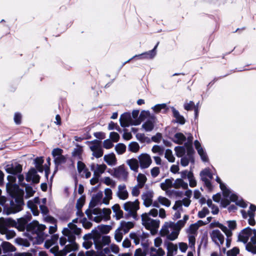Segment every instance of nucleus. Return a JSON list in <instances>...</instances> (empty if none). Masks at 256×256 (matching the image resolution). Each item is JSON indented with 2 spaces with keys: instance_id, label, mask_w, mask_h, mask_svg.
I'll return each mask as SVG.
<instances>
[{
  "instance_id": "obj_1",
  "label": "nucleus",
  "mask_w": 256,
  "mask_h": 256,
  "mask_svg": "<svg viewBox=\"0 0 256 256\" xmlns=\"http://www.w3.org/2000/svg\"><path fill=\"white\" fill-rule=\"evenodd\" d=\"M78 222V219L75 218L68 224V228H65L62 230L63 234L68 238L70 242L66 245L62 250H59L58 246L52 248L50 251L54 254V256H65L67 253L72 251H75L78 249V246L76 242V236H78L81 232V229L78 228L74 223Z\"/></svg>"
},
{
  "instance_id": "obj_2",
  "label": "nucleus",
  "mask_w": 256,
  "mask_h": 256,
  "mask_svg": "<svg viewBox=\"0 0 256 256\" xmlns=\"http://www.w3.org/2000/svg\"><path fill=\"white\" fill-rule=\"evenodd\" d=\"M188 218L189 216L186 214L182 220H179L176 223L166 222L160 230L161 236H166L168 239L171 240H176L178 236L180 230L185 226Z\"/></svg>"
},
{
  "instance_id": "obj_3",
  "label": "nucleus",
  "mask_w": 256,
  "mask_h": 256,
  "mask_svg": "<svg viewBox=\"0 0 256 256\" xmlns=\"http://www.w3.org/2000/svg\"><path fill=\"white\" fill-rule=\"evenodd\" d=\"M250 238L251 241L246 245V249L248 251L255 254H256V230L246 228L244 229L238 236V240L244 243L247 242Z\"/></svg>"
},
{
  "instance_id": "obj_4",
  "label": "nucleus",
  "mask_w": 256,
  "mask_h": 256,
  "mask_svg": "<svg viewBox=\"0 0 256 256\" xmlns=\"http://www.w3.org/2000/svg\"><path fill=\"white\" fill-rule=\"evenodd\" d=\"M216 180L220 184V186L222 191L223 195L226 198V206L230 204V201L228 199L229 198L230 201L235 202L238 206L242 208H246L247 206V204L243 200H239L236 195L231 194V192L227 188L225 184L222 182L220 178L218 176H216Z\"/></svg>"
},
{
  "instance_id": "obj_5",
  "label": "nucleus",
  "mask_w": 256,
  "mask_h": 256,
  "mask_svg": "<svg viewBox=\"0 0 256 256\" xmlns=\"http://www.w3.org/2000/svg\"><path fill=\"white\" fill-rule=\"evenodd\" d=\"M149 114L148 112H142L138 120H133L130 113L126 112L121 115L120 121L122 127H128L130 125H138L144 120V117Z\"/></svg>"
},
{
  "instance_id": "obj_6",
  "label": "nucleus",
  "mask_w": 256,
  "mask_h": 256,
  "mask_svg": "<svg viewBox=\"0 0 256 256\" xmlns=\"http://www.w3.org/2000/svg\"><path fill=\"white\" fill-rule=\"evenodd\" d=\"M89 218L96 222H100L103 219L108 220L110 219L111 210L110 208H104L102 210L96 208L92 210L90 214L86 212Z\"/></svg>"
},
{
  "instance_id": "obj_7",
  "label": "nucleus",
  "mask_w": 256,
  "mask_h": 256,
  "mask_svg": "<svg viewBox=\"0 0 256 256\" xmlns=\"http://www.w3.org/2000/svg\"><path fill=\"white\" fill-rule=\"evenodd\" d=\"M44 224H40L38 222L33 220V244H40L42 243L46 236L44 230L46 228Z\"/></svg>"
},
{
  "instance_id": "obj_8",
  "label": "nucleus",
  "mask_w": 256,
  "mask_h": 256,
  "mask_svg": "<svg viewBox=\"0 0 256 256\" xmlns=\"http://www.w3.org/2000/svg\"><path fill=\"white\" fill-rule=\"evenodd\" d=\"M5 170L8 174H11L7 176L8 182L12 184H16V176L20 174L22 171V166L18 162H13L7 164L4 167Z\"/></svg>"
},
{
  "instance_id": "obj_9",
  "label": "nucleus",
  "mask_w": 256,
  "mask_h": 256,
  "mask_svg": "<svg viewBox=\"0 0 256 256\" xmlns=\"http://www.w3.org/2000/svg\"><path fill=\"white\" fill-rule=\"evenodd\" d=\"M142 224L143 226L150 231L152 235L155 234L160 226V220L152 219L147 213L142 215Z\"/></svg>"
},
{
  "instance_id": "obj_10",
  "label": "nucleus",
  "mask_w": 256,
  "mask_h": 256,
  "mask_svg": "<svg viewBox=\"0 0 256 256\" xmlns=\"http://www.w3.org/2000/svg\"><path fill=\"white\" fill-rule=\"evenodd\" d=\"M31 218L30 214L28 212L24 216L18 218L16 228L20 232L26 230L27 232L32 233V222H30Z\"/></svg>"
},
{
  "instance_id": "obj_11",
  "label": "nucleus",
  "mask_w": 256,
  "mask_h": 256,
  "mask_svg": "<svg viewBox=\"0 0 256 256\" xmlns=\"http://www.w3.org/2000/svg\"><path fill=\"white\" fill-rule=\"evenodd\" d=\"M200 225L198 224H192L186 230L188 238L189 246L194 251L196 236L198 234V230Z\"/></svg>"
},
{
  "instance_id": "obj_12",
  "label": "nucleus",
  "mask_w": 256,
  "mask_h": 256,
  "mask_svg": "<svg viewBox=\"0 0 256 256\" xmlns=\"http://www.w3.org/2000/svg\"><path fill=\"white\" fill-rule=\"evenodd\" d=\"M46 198H44L40 200L38 198H35L33 199V214L37 216L38 214L37 204L39 205V207L43 214H46L48 212V209L45 206L46 202Z\"/></svg>"
},
{
  "instance_id": "obj_13",
  "label": "nucleus",
  "mask_w": 256,
  "mask_h": 256,
  "mask_svg": "<svg viewBox=\"0 0 256 256\" xmlns=\"http://www.w3.org/2000/svg\"><path fill=\"white\" fill-rule=\"evenodd\" d=\"M139 204V202L137 200L134 202H128L124 204V209L128 212L130 216L136 218V212L140 208Z\"/></svg>"
},
{
  "instance_id": "obj_14",
  "label": "nucleus",
  "mask_w": 256,
  "mask_h": 256,
  "mask_svg": "<svg viewBox=\"0 0 256 256\" xmlns=\"http://www.w3.org/2000/svg\"><path fill=\"white\" fill-rule=\"evenodd\" d=\"M88 142L90 150L92 152L94 156L96 158H100L102 156L104 152L100 141L94 140Z\"/></svg>"
},
{
  "instance_id": "obj_15",
  "label": "nucleus",
  "mask_w": 256,
  "mask_h": 256,
  "mask_svg": "<svg viewBox=\"0 0 256 256\" xmlns=\"http://www.w3.org/2000/svg\"><path fill=\"white\" fill-rule=\"evenodd\" d=\"M16 176L18 180V184L22 188H20L23 190L24 192L23 198H24L27 199L32 196V186L23 182L24 179V176L22 174H18Z\"/></svg>"
},
{
  "instance_id": "obj_16",
  "label": "nucleus",
  "mask_w": 256,
  "mask_h": 256,
  "mask_svg": "<svg viewBox=\"0 0 256 256\" xmlns=\"http://www.w3.org/2000/svg\"><path fill=\"white\" fill-rule=\"evenodd\" d=\"M201 180L204 182L206 188L210 190L212 189V185L210 180L212 178V174L210 172L209 168H206L200 172Z\"/></svg>"
},
{
  "instance_id": "obj_17",
  "label": "nucleus",
  "mask_w": 256,
  "mask_h": 256,
  "mask_svg": "<svg viewBox=\"0 0 256 256\" xmlns=\"http://www.w3.org/2000/svg\"><path fill=\"white\" fill-rule=\"evenodd\" d=\"M63 150L60 148H54L52 154L54 158V162L56 166L64 164L66 162V158L62 155Z\"/></svg>"
},
{
  "instance_id": "obj_18",
  "label": "nucleus",
  "mask_w": 256,
  "mask_h": 256,
  "mask_svg": "<svg viewBox=\"0 0 256 256\" xmlns=\"http://www.w3.org/2000/svg\"><path fill=\"white\" fill-rule=\"evenodd\" d=\"M113 176L120 180L126 181L128 172L124 166L122 165L114 169Z\"/></svg>"
},
{
  "instance_id": "obj_19",
  "label": "nucleus",
  "mask_w": 256,
  "mask_h": 256,
  "mask_svg": "<svg viewBox=\"0 0 256 256\" xmlns=\"http://www.w3.org/2000/svg\"><path fill=\"white\" fill-rule=\"evenodd\" d=\"M140 166L141 168L145 169L148 168L152 163V160L150 156L146 153L142 154L138 158Z\"/></svg>"
},
{
  "instance_id": "obj_20",
  "label": "nucleus",
  "mask_w": 256,
  "mask_h": 256,
  "mask_svg": "<svg viewBox=\"0 0 256 256\" xmlns=\"http://www.w3.org/2000/svg\"><path fill=\"white\" fill-rule=\"evenodd\" d=\"M147 118L146 121L142 124V128L146 132L152 131L154 128V124L156 123V118L154 116H150V114L144 117V120Z\"/></svg>"
},
{
  "instance_id": "obj_21",
  "label": "nucleus",
  "mask_w": 256,
  "mask_h": 256,
  "mask_svg": "<svg viewBox=\"0 0 256 256\" xmlns=\"http://www.w3.org/2000/svg\"><path fill=\"white\" fill-rule=\"evenodd\" d=\"M16 222L10 218H0V231L2 230L8 229L10 227H16Z\"/></svg>"
},
{
  "instance_id": "obj_22",
  "label": "nucleus",
  "mask_w": 256,
  "mask_h": 256,
  "mask_svg": "<svg viewBox=\"0 0 256 256\" xmlns=\"http://www.w3.org/2000/svg\"><path fill=\"white\" fill-rule=\"evenodd\" d=\"M210 236L212 241L217 245L220 246L224 242V236L218 230H214L210 232Z\"/></svg>"
},
{
  "instance_id": "obj_23",
  "label": "nucleus",
  "mask_w": 256,
  "mask_h": 256,
  "mask_svg": "<svg viewBox=\"0 0 256 256\" xmlns=\"http://www.w3.org/2000/svg\"><path fill=\"white\" fill-rule=\"evenodd\" d=\"M107 168L105 164H96L92 163L90 165V169L94 172V175H97L99 176L105 172Z\"/></svg>"
},
{
  "instance_id": "obj_24",
  "label": "nucleus",
  "mask_w": 256,
  "mask_h": 256,
  "mask_svg": "<svg viewBox=\"0 0 256 256\" xmlns=\"http://www.w3.org/2000/svg\"><path fill=\"white\" fill-rule=\"evenodd\" d=\"M159 42H158L156 46H154V48L151 50L148 51L147 52L142 53L138 55H136L134 56L132 58L128 60V62H130L131 60H132L134 58H138L140 59L142 58H154L155 56L156 55V48L158 47V45Z\"/></svg>"
},
{
  "instance_id": "obj_25",
  "label": "nucleus",
  "mask_w": 256,
  "mask_h": 256,
  "mask_svg": "<svg viewBox=\"0 0 256 256\" xmlns=\"http://www.w3.org/2000/svg\"><path fill=\"white\" fill-rule=\"evenodd\" d=\"M116 196L122 200H126L128 197V192L126 190V186L122 184L118 186Z\"/></svg>"
},
{
  "instance_id": "obj_26",
  "label": "nucleus",
  "mask_w": 256,
  "mask_h": 256,
  "mask_svg": "<svg viewBox=\"0 0 256 256\" xmlns=\"http://www.w3.org/2000/svg\"><path fill=\"white\" fill-rule=\"evenodd\" d=\"M111 242L110 236H103L101 239L95 241V246L97 250H100L104 246L108 245Z\"/></svg>"
},
{
  "instance_id": "obj_27",
  "label": "nucleus",
  "mask_w": 256,
  "mask_h": 256,
  "mask_svg": "<svg viewBox=\"0 0 256 256\" xmlns=\"http://www.w3.org/2000/svg\"><path fill=\"white\" fill-rule=\"evenodd\" d=\"M194 144L198 154L201 157L202 160L204 162L208 161V158L206 154L202 148L200 142L198 140H196L194 141Z\"/></svg>"
},
{
  "instance_id": "obj_28",
  "label": "nucleus",
  "mask_w": 256,
  "mask_h": 256,
  "mask_svg": "<svg viewBox=\"0 0 256 256\" xmlns=\"http://www.w3.org/2000/svg\"><path fill=\"white\" fill-rule=\"evenodd\" d=\"M104 160L108 166H116L117 164V160L114 153L104 155Z\"/></svg>"
},
{
  "instance_id": "obj_29",
  "label": "nucleus",
  "mask_w": 256,
  "mask_h": 256,
  "mask_svg": "<svg viewBox=\"0 0 256 256\" xmlns=\"http://www.w3.org/2000/svg\"><path fill=\"white\" fill-rule=\"evenodd\" d=\"M126 163L130 166L131 170L134 172H138L140 166L138 160L132 158L127 160Z\"/></svg>"
},
{
  "instance_id": "obj_30",
  "label": "nucleus",
  "mask_w": 256,
  "mask_h": 256,
  "mask_svg": "<svg viewBox=\"0 0 256 256\" xmlns=\"http://www.w3.org/2000/svg\"><path fill=\"white\" fill-rule=\"evenodd\" d=\"M134 224L132 222L122 221L118 228L123 232V234H126L129 232L130 229L134 227Z\"/></svg>"
},
{
  "instance_id": "obj_31",
  "label": "nucleus",
  "mask_w": 256,
  "mask_h": 256,
  "mask_svg": "<svg viewBox=\"0 0 256 256\" xmlns=\"http://www.w3.org/2000/svg\"><path fill=\"white\" fill-rule=\"evenodd\" d=\"M0 246L2 248L3 252L6 254L9 252H13L16 250V248L10 242H3Z\"/></svg>"
},
{
  "instance_id": "obj_32",
  "label": "nucleus",
  "mask_w": 256,
  "mask_h": 256,
  "mask_svg": "<svg viewBox=\"0 0 256 256\" xmlns=\"http://www.w3.org/2000/svg\"><path fill=\"white\" fill-rule=\"evenodd\" d=\"M174 188H182L184 190L188 188V184L185 182L182 178H177L173 182Z\"/></svg>"
},
{
  "instance_id": "obj_33",
  "label": "nucleus",
  "mask_w": 256,
  "mask_h": 256,
  "mask_svg": "<svg viewBox=\"0 0 256 256\" xmlns=\"http://www.w3.org/2000/svg\"><path fill=\"white\" fill-rule=\"evenodd\" d=\"M130 238L134 240V242L136 244H140V241H142L144 238V234L140 232L136 233H132L130 234Z\"/></svg>"
},
{
  "instance_id": "obj_34",
  "label": "nucleus",
  "mask_w": 256,
  "mask_h": 256,
  "mask_svg": "<svg viewBox=\"0 0 256 256\" xmlns=\"http://www.w3.org/2000/svg\"><path fill=\"white\" fill-rule=\"evenodd\" d=\"M211 227H218L220 228L228 237L232 235V232L226 226L219 223L218 222H212L210 224Z\"/></svg>"
},
{
  "instance_id": "obj_35",
  "label": "nucleus",
  "mask_w": 256,
  "mask_h": 256,
  "mask_svg": "<svg viewBox=\"0 0 256 256\" xmlns=\"http://www.w3.org/2000/svg\"><path fill=\"white\" fill-rule=\"evenodd\" d=\"M256 210V206L254 204H251L250 210L248 211V215L249 216L248 222L251 226H254L256 224L254 220V212Z\"/></svg>"
},
{
  "instance_id": "obj_36",
  "label": "nucleus",
  "mask_w": 256,
  "mask_h": 256,
  "mask_svg": "<svg viewBox=\"0 0 256 256\" xmlns=\"http://www.w3.org/2000/svg\"><path fill=\"white\" fill-rule=\"evenodd\" d=\"M102 192L98 193L94 196L92 198L90 202V205L94 206L101 204H102Z\"/></svg>"
},
{
  "instance_id": "obj_37",
  "label": "nucleus",
  "mask_w": 256,
  "mask_h": 256,
  "mask_svg": "<svg viewBox=\"0 0 256 256\" xmlns=\"http://www.w3.org/2000/svg\"><path fill=\"white\" fill-rule=\"evenodd\" d=\"M161 188L166 191V194H168L167 190L169 188H174L173 180L169 178L166 179L164 182L160 184Z\"/></svg>"
},
{
  "instance_id": "obj_38",
  "label": "nucleus",
  "mask_w": 256,
  "mask_h": 256,
  "mask_svg": "<svg viewBox=\"0 0 256 256\" xmlns=\"http://www.w3.org/2000/svg\"><path fill=\"white\" fill-rule=\"evenodd\" d=\"M136 180L138 182L137 186L140 188H142L144 186L147 180V178L145 174L139 173L136 176Z\"/></svg>"
},
{
  "instance_id": "obj_39",
  "label": "nucleus",
  "mask_w": 256,
  "mask_h": 256,
  "mask_svg": "<svg viewBox=\"0 0 256 256\" xmlns=\"http://www.w3.org/2000/svg\"><path fill=\"white\" fill-rule=\"evenodd\" d=\"M186 140V136L182 133H176L174 138L173 141L178 144H182Z\"/></svg>"
},
{
  "instance_id": "obj_40",
  "label": "nucleus",
  "mask_w": 256,
  "mask_h": 256,
  "mask_svg": "<svg viewBox=\"0 0 256 256\" xmlns=\"http://www.w3.org/2000/svg\"><path fill=\"white\" fill-rule=\"evenodd\" d=\"M192 195V191L190 190H188V188L184 192V196H186L185 198L182 199V200L184 202V206L186 207H188L191 202V200H190V198Z\"/></svg>"
},
{
  "instance_id": "obj_41",
  "label": "nucleus",
  "mask_w": 256,
  "mask_h": 256,
  "mask_svg": "<svg viewBox=\"0 0 256 256\" xmlns=\"http://www.w3.org/2000/svg\"><path fill=\"white\" fill-rule=\"evenodd\" d=\"M112 209L115 213L116 220H120L123 216V212L120 210V206L118 204H114Z\"/></svg>"
},
{
  "instance_id": "obj_42",
  "label": "nucleus",
  "mask_w": 256,
  "mask_h": 256,
  "mask_svg": "<svg viewBox=\"0 0 256 256\" xmlns=\"http://www.w3.org/2000/svg\"><path fill=\"white\" fill-rule=\"evenodd\" d=\"M44 159L42 157L37 158L34 160L36 168L40 172H42L44 168L42 164L44 163Z\"/></svg>"
},
{
  "instance_id": "obj_43",
  "label": "nucleus",
  "mask_w": 256,
  "mask_h": 256,
  "mask_svg": "<svg viewBox=\"0 0 256 256\" xmlns=\"http://www.w3.org/2000/svg\"><path fill=\"white\" fill-rule=\"evenodd\" d=\"M184 108L187 110H191L194 108L196 116H197L198 112V105L195 106L193 102L190 101L188 103L184 104Z\"/></svg>"
},
{
  "instance_id": "obj_44",
  "label": "nucleus",
  "mask_w": 256,
  "mask_h": 256,
  "mask_svg": "<svg viewBox=\"0 0 256 256\" xmlns=\"http://www.w3.org/2000/svg\"><path fill=\"white\" fill-rule=\"evenodd\" d=\"M172 112L174 116L176 118V122L180 124H184L185 122V120L184 118L180 115L179 112L175 108H172Z\"/></svg>"
},
{
  "instance_id": "obj_45",
  "label": "nucleus",
  "mask_w": 256,
  "mask_h": 256,
  "mask_svg": "<svg viewBox=\"0 0 256 256\" xmlns=\"http://www.w3.org/2000/svg\"><path fill=\"white\" fill-rule=\"evenodd\" d=\"M150 251V256H163L165 254L164 251L162 248L156 250L154 248H152Z\"/></svg>"
},
{
  "instance_id": "obj_46",
  "label": "nucleus",
  "mask_w": 256,
  "mask_h": 256,
  "mask_svg": "<svg viewBox=\"0 0 256 256\" xmlns=\"http://www.w3.org/2000/svg\"><path fill=\"white\" fill-rule=\"evenodd\" d=\"M158 202L162 206L169 207L170 206V201L166 197L159 196L158 198Z\"/></svg>"
},
{
  "instance_id": "obj_47",
  "label": "nucleus",
  "mask_w": 256,
  "mask_h": 256,
  "mask_svg": "<svg viewBox=\"0 0 256 256\" xmlns=\"http://www.w3.org/2000/svg\"><path fill=\"white\" fill-rule=\"evenodd\" d=\"M140 146L136 142H131L128 146V150L132 152H137L140 150Z\"/></svg>"
},
{
  "instance_id": "obj_48",
  "label": "nucleus",
  "mask_w": 256,
  "mask_h": 256,
  "mask_svg": "<svg viewBox=\"0 0 256 256\" xmlns=\"http://www.w3.org/2000/svg\"><path fill=\"white\" fill-rule=\"evenodd\" d=\"M182 206H184V202L182 200H176L174 206H172V209L174 210H178V212H180V213L183 212V208Z\"/></svg>"
},
{
  "instance_id": "obj_49",
  "label": "nucleus",
  "mask_w": 256,
  "mask_h": 256,
  "mask_svg": "<svg viewBox=\"0 0 256 256\" xmlns=\"http://www.w3.org/2000/svg\"><path fill=\"white\" fill-rule=\"evenodd\" d=\"M2 233L4 234L7 240H9L16 236V232L14 230L6 229L2 230Z\"/></svg>"
},
{
  "instance_id": "obj_50",
  "label": "nucleus",
  "mask_w": 256,
  "mask_h": 256,
  "mask_svg": "<svg viewBox=\"0 0 256 256\" xmlns=\"http://www.w3.org/2000/svg\"><path fill=\"white\" fill-rule=\"evenodd\" d=\"M115 150L116 152L119 154H122L126 150V146L123 144H118L115 146Z\"/></svg>"
},
{
  "instance_id": "obj_51",
  "label": "nucleus",
  "mask_w": 256,
  "mask_h": 256,
  "mask_svg": "<svg viewBox=\"0 0 256 256\" xmlns=\"http://www.w3.org/2000/svg\"><path fill=\"white\" fill-rule=\"evenodd\" d=\"M152 151L154 154H157L159 155H162L164 152V148L158 145H154L152 148Z\"/></svg>"
},
{
  "instance_id": "obj_52",
  "label": "nucleus",
  "mask_w": 256,
  "mask_h": 256,
  "mask_svg": "<svg viewBox=\"0 0 256 256\" xmlns=\"http://www.w3.org/2000/svg\"><path fill=\"white\" fill-rule=\"evenodd\" d=\"M124 234H123V232L118 228L115 231L114 239L117 242H120L122 240Z\"/></svg>"
},
{
  "instance_id": "obj_53",
  "label": "nucleus",
  "mask_w": 256,
  "mask_h": 256,
  "mask_svg": "<svg viewBox=\"0 0 256 256\" xmlns=\"http://www.w3.org/2000/svg\"><path fill=\"white\" fill-rule=\"evenodd\" d=\"M188 178V180L189 184L190 187L194 188L196 186V180H195L192 172L190 171L189 172V174Z\"/></svg>"
},
{
  "instance_id": "obj_54",
  "label": "nucleus",
  "mask_w": 256,
  "mask_h": 256,
  "mask_svg": "<svg viewBox=\"0 0 256 256\" xmlns=\"http://www.w3.org/2000/svg\"><path fill=\"white\" fill-rule=\"evenodd\" d=\"M144 204L146 206H150L152 203V198L148 194H144L142 196Z\"/></svg>"
},
{
  "instance_id": "obj_55",
  "label": "nucleus",
  "mask_w": 256,
  "mask_h": 256,
  "mask_svg": "<svg viewBox=\"0 0 256 256\" xmlns=\"http://www.w3.org/2000/svg\"><path fill=\"white\" fill-rule=\"evenodd\" d=\"M175 151L177 156L182 157L186 152V149L184 146H176L175 148Z\"/></svg>"
},
{
  "instance_id": "obj_56",
  "label": "nucleus",
  "mask_w": 256,
  "mask_h": 256,
  "mask_svg": "<svg viewBox=\"0 0 256 256\" xmlns=\"http://www.w3.org/2000/svg\"><path fill=\"white\" fill-rule=\"evenodd\" d=\"M165 158L171 162H174L175 158L174 156L172 151L170 150L167 149L165 152Z\"/></svg>"
},
{
  "instance_id": "obj_57",
  "label": "nucleus",
  "mask_w": 256,
  "mask_h": 256,
  "mask_svg": "<svg viewBox=\"0 0 256 256\" xmlns=\"http://www.w3.org/2000/svg\"><path fill=\"white\" fill-rule=\"evenodd\" d=\"M22 115L19 112L14 113V120L16 124L20 125L22 124Z\"/></svg>"
},
{
  "instance_id": "obj_58",
  "label": "nucleus",
  "mask_w": 256,
  "mask_h": 256,
  "mask_svg": "<svg viewBox=\"0 0 256 256\" xmlns=\"http://www.w3.org/2000/svg\"><path fill=\"white\" fill-rule=\"evenodd\" d=\"M112 229V226L108 225H100L98 226V230L103 234H108Z\"/></svg>"
},
{
  "instance_id": "obj_59",
  "label": "nucleus",
  "mask_w": 256,
  "mask_h": 256,
  "mask_svg": "<svg viewBox=\"0 0 256 256\" xmlns=\"http://www.w3.org/2000/svg\"><path fill=\"white\" fill-rule=\"evenodd\" d=\"M168 252H171V254H176L178 250V246L172 243H169L168 245Z\"/></svg>"
},
{
  "instance_id": "obj_60",
  "label": "nucleus",
  "mask_w": 256,
  "mask_h": 256,
  "mask_svg": "<svg viewBox=\"0 0 256 256\" xmlns=\"http://www.w3.org/2000/svg\"><path fill=\"white\" fill-rule=\"evenodd\" d=\"M190 162H194L193 158H190L188 156H184L181 158L180 164L183 166H187Z\"/></svg>"
},
{
  "instance_id": "obj_61",
  "label": "nucleus",
  "mask_w": 256,
  "mask_h": 256,
  "mask_svg": "<svg viewBox=\"0 0 256 256\" xmlns=\"http://www.w3.org/2000/svg\"><path fill=\"white\" fill-rule=\"evenodd\" d=\"M184 146L186 148L187 156L190 158H193L192 154L194 152V150L192 147V145L184 144Z\"/></svg>"
},
{
  "instance_id": "obj_62",
  "label": "nucleus",
  "mask_w": 256,
  "mask_h": 256,
  "mask_svg": "<svg viewBox=\"0 0 256 256\" xmlns=\"http://www.w3.org/2000/svg\"><path fill=\"white\" fill-rule=\"evenodd\" d=\"M104 182L107 186H110L112 187L116 186V182L110 177H105L104 180Z\"/></svg>"
},
{
  "instance_id": "obj_63",
  "label": "nucleus",
  "mask_w": 256,
  "mask_h": 256,
  "mask_svg": "<svg viewBox=\"0 0 256 256\" xmlns=\"http://www.w3.org/2000/svg\"><path fill=\"white\" fill-rule=\"evenodd\" d=\"M160 173V170L158 167H154L150 170L151 176L152 178H156Z\"/></svg>"
},
{
  "instance_id": "obj_64",
  "label": "nucleus",
  "mask_w": 256,
  "mask_h": 256,
  "mask_svg": "<svg viewBox=\"0 0 256 256\" xmlns=\"http://www.w3.org/2000/svg\"><path fill=\"white\" fill-rule=\"evenodd\" d=\"M239 249L237 248H234L232 249L228 250L227 252L228 256H236L239 253Z\"/></svg>"
}]
</instances>
